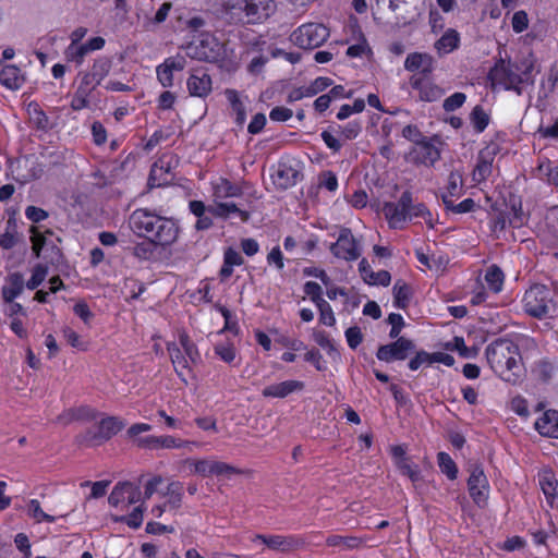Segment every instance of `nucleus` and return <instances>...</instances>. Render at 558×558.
I'll use <instances>...</instances> for the list:
<instances>
[{"instance_id": "1", "label": "nucleus", "mask_w": 558, "mask_h": 558, "mask_svg": "<svg viewBox=\"0 0 558 558\" xmlns=\"http://www.w3.org/2000/svg\"><path fill=\"white\" fill-rule=\"evenodd\" d=\"M131 230L160 246L172 245L179 236L177 222L147 208H137L129 217Z\"/></svg>"}, {"instance_id": "2", "label": "nucleus", "mask_w": 558, "mask_h": 558, "mask_svg": "<svg viewBox=\"0 0 558 558\" xmlns=\"http://www.w3.org/2000/svg\"><path fill=\"white\" fill-rule=\"evenodd\" d=\"M486 357L501 378L514 383L521 372V356L518 345L505 339L496 340L486 348Z\"/></svg>"}, {"instance_id": "3", "label": "nucleus", "mask_w": 558, "mask_h": 558, "mask_svg": "<svg viewBox=\"0 0 558 558\" xmlns=\"http://www.w3.org/2000/svg\"><path fill=\"white\" fill-rule=\"evenodd\" d=\"M211 197L213 205L209 206L208 213L211 215L227 219L231 215H239L242 221L248 220V213L241 210L232 202H223L226 198L239 197L242 195V189L240 185L232 183L226 178H218L213 180L211 183Z\"/></svg>"}, {"instance_id": "4", "label": "nucleus", "mask_w": 558, "mask_h": 558, "mask_svg": "<svg viewBox=\"0 0 558 558\" xmlns=\"http://www.w3.org/2000/svg\"><path fill=\"white\" fill-rule=\"evenodd\" d=\"M524 312L535 318L551 317L557 311L554 292L544 284H534L522 298Z\"/></svg>"}, {"instance_id": "5", "label": "nucleus", "mask_w": 558, "mask_h": 558, "mask_svg": "<svg viewBox=\"0 0 558 558\" xmlns=\"http://www.w3.org/2000/svg\"><path fill=\"white\" fill-rule=\"evenodd\" d=\"M185 56L208 62H219L227 58V47L214 35L206 33L185 47Z\"/></svg>"}, {"instance_id": "6", "label": "nucleus", "mask_w": 558, "mask_h": 558, "mask_svg": "<svg viewBox=\"0 0 558 558\" xmlns=\"http://www.w3.org/2000/svg\"><path fill=\"white\" fill-rule=\"evenodd\" d=\"M329 37V29L319 23H306L291 34V41L302 49H314L322 46Z\"/></svg>"}, {"instance_id": "7", "label": "nucleus", "mask_w": 558, "mask_h": 558, "mask_svg": "<svg viewBox=\"0 0 558 558\" xmlns=\"http://www.w3.org/2000/svg\"><path fill=\"white\" fill-rule=\"evenodd\" d=\"M412 201V194L405 191L401 194L397 202H386L383 205L381 211L391 229H403L405 223L409 221L410 202Z\"/></svg>"}, {"instance_id": "8", "label": "nucleus", "mask_w": 558, "mask_h": 558, "mask_svg": "<svg viewBox=\"0 0 558 558\" xmlns=\"http://www.w3.org/2000/svg\"><path fill=\"white\" fill-rule=\"evenodd\" d=\"M494 84L501 85L505 89H513L520 93V85L524 83L522 74H519L517 68L511 61L501 59L489 73Z\"/></svg>"}, {"instance_id": "9", "label": "nucleus", "mask_w": 558, "mask_h": 558, "mask_svg": "<svg viewBox=\"0 0 558 558\" xmlns=\"http://www.w3.org/2000/svg\"><path fill=\"white\" fill-rule=\"evenodd\" d=\"M142 492L140 487L130 482L118 483L109 495L110 506L126 511L131 505L141 501Z\"/></svg>"}, {"instance_id": "10", "label": "nucleus", "mask_w": 558, "mask_h": 558, "mask_svg": "<svg viewBox=\"0 0 558 558\" xmlns=\"http://www.w3.org/2000/svg\"><path fill=\"white\" fill-rule=\"evenodd\" d=\"M390 453L399 473L407 476L416 487L422 481V472L418 464L407 456V448L403 445L392 446L390 447Z\"/></svg>"}, {"instance_id": "11", "label": "nucleus", "mask_w": 558, "mask_h": 558, "mask_svg": "<svg viewBox=\"0 0 558 558\" xmlns=\"http://www.w3.org/2000/svg\"><path fill=\"white\" fill-rule=\"evenodd\" d=\"M331 253L344 260H355L361 255V245L348 228L340 230L336 243L330 246Z\"/></svg>"}, {"instance_id": "12", "label": "nucleus", "mask_w": 558, "mask_h": 558, "mask_svg": "<svg viewBox=\"0 0 558 558\" xmlns=\"http://www.w3.org/2000/svg\"><path fill=\"white\" fill-rule=\"evenodd\" d=\"M468 489L471 498L477 506L484 507L487 504L490 487L487 476L481 466L473 465L471 468Z\"/></svg>"}, {"instance_id": "13", "label": "nucleus", "mask_w": 558, "mask_h": 558, "mask_svg": "<svg viewBox=\"0 0 558 558\" xmlns=\"http://www.w3.org/2000/svg\"><path fill=\"white\" fill-rule=\"evenodd\" d=\"M499 151L500 147L496 142L488 143L480 150L475 168L472 172V180L475 183H482L488 179L493 172V165Z\"/></svg>"}, {"instance_id": "14", "label": "nucleus", "mask_w": 558, "mask_h": 558, "mask_svg": "<svg viewBox=\"0 0 558 558\" xmlns=\"http://www.w3.org/2000/svg\"><path fill=\"white\" fill-rule=\"evenodd\" d=\"M124 427V422L117 416H106L100 420L97 429H89L84 440L94 445L101 444L117 435Z\"/></svg>"}, {"instance_id": "15", "label": "nucleus", "mask_w": 558, "mask_h": 558, "mask_svg": "<svg viewBox=\"0 0 558 558\" xmlns=\"http://www.w3.org/2000/svg\"><path fill=\"white\" fill-rule=\"evenodd\" d=\"M253 542H260L267 548L280 551V553H289L302 545V541L293 535H265V534H256L253 538Z\"/></svg>"}, {"instance_id": "16", "label": "nucleus", "mask_w": 558, "mask_h": 558, "mask_svg": "<svg viewBox=\"0 0 558 558\" xmlns=\"http://www.w3.org/2000/svg\"><path fill=\"white\" fill-rule=\"evenodd\" d=\"M414 344L405 338H398L397 341L379 347L376 356L384 362L402 361L413 350Z\"/></svg>"}, {"instance_id": "17", "label": "nucleus", "mask_w": 558, "mask_h": 558, "mask_svg": "<svg viewBox=\"0 0 558 558\" xmlns=\"http://www.w3.org/2000/svg\"><path fill=\"white\" fill-rule=\"evenodd\" d=\"M243 11L248 23H259L268 19L276 9L274 0H242Z\"/></svg>"}, {"instance_id": "18", "label": "nucleus", "mask_w": 558, "mask_h": 558, "mask_svg": "<svg viewBox=\"0 0 558 558\" xmlns=\"http://www.w3.org/2000/svg\"><path fill=\"white\" fill-rule=\"evenodd\" d=\"M410 85L418 93V99L422 101H436L444 95V89L426 76L413 75Z\"/></svg>"}, {"instance_id": "19", "label": "nucleus", "mask_w": 558, "mask_h": 558, "mask_svg": "<svg viewBox=\"0 0 558 558\" xmlns=\"http://www.w3.org/2000/svg\"><path fill=\"white\" fill-rule=\"evenodd\" d=\"M439 157L440 153L437 147L427 141L417 142L409 153L411 161L425 166L434 165Z\"/></svg>"}, {"instance_id": "20", "label": "nucleus", "mask_w": 558, "mask_h": 558, "mask_svg": "<svg viewBox=\"0 0 558 558\" xmlns=\"http://www.w3.org/2000/svg\"><path fill=\"white\" fill-rule=\"evenodd\" d=\"M304 383L300 380H284L266 386L262 395L265 398H286L291 393L302 391Z\"/></svg>"}, {"instance_id": "21", "label": "nucleus", "mask_w": 558, "mask_h": 558, "mask_svg": "<svg viewBox=\"0 0 558 558\" xmlns=\"http://www.w3.org/2000/svg\"><path fill=\"white\" fill-rule=\"evenodd\" d=\"M24 287V277L21 272H12L7 276L3 286L1 287V298L5 303H11L19 295L22 294Z\"/></svg>"}, {"instance_id": "22", "label": "nucleus", "mask_w": 558, "mask_h": 558, "mask_svg": "<svg viewBox=\"0 0 558 558\" xmlns=\"http://www.w3.org/2000/svg\"><path fill=\"white\" fill-rule=\"evenodd\" d=\"M187 89L192 96L207 97L211 92V77L205 72H195L187 78Z\"/></svg>"}, {"instance_id": "23", "label": "nucleus", "mask_w": 558, "mask_h": 558, "mask_svg": "<svg viewBox=\"0 0 558 558\" xmlns=\"http://www.w3.org/2000/svg\"><path fill=\"white\" fill-rule=\"evenodd\" d=\"M404 69L410 72L429 74L434 70V60L427 53L413 52L405 58Z\"/></svg>"}, {"instance_id": "24", "label": "nucleus", "mask_w": 558, "mask_h": 558, "mask_svg": "<svg viewBox=\"0 0 558 558\" xmlns=\"http://www.w3.org/2000/svg\"><path fill=\"white\" fill-rule=\"evenodd\" d=\"M272 179L278 187L288 189L298 182L299 171L289 162H279Z\"/></svg>"}, {"instance_id": "25", "label": "nucleus", "mask_w": 558, "mask_h": 558, "mask_svg": "<svg viewBox=\"0 0 558 558\" xmlns=\"http://www.w3.org/2000/svg\"><path fill=\"white\" fill-rule=\"evenodd\" d=\"M367 538L356 535L332 534L326 538V544L330 547H338L340 550H354L362 548Z\"/></svg>"}, {"instance_id": "26", "label": "nucleus", "mask_w": 558, "mask_h": 558, "mask_svg": "<svg viewBox=\"0 0 558 558\" xmlns=\"http://www.w3.org/2000/svg\"><path fill=\"white\" fill-rule=\"evenodd\" d=\"M536 430L546 437L558 438V411L548 410L535 422Z\"/></svg>"}, {"instance_id": "27", "label": "nucleus", "mask_w": 558, "mask_h": 558, "mask_svg": "<svg viewBox=\"0 0 558 558\" xmlns=\"http://www.w3.org/2000/svg\"><path fill=\"white\" fill-rule=\"evenodd\" d=\"M359 269L362 278L368 284L388 286L391 281V276L386 270L373 271L365 259L359 264Z\"/></svg>"}, {"instance_id": "28", "label": "nucleus", "mask_w": 558, "mask_h": 558, "mask_svg": "<svg viewBox=\"0 0 558 558\" xmlns=\"http://www.w3.org/2000/svg\"><path fill=\"white\" fill-rule=\"evenodd\" d=\"M0 83L9 89L16 90L22 87L24 76L17 66L5 65L0 71Z\"/></svg>"}, {"instance_id": "29", "label": "nucleus", "mask_w": 558, "mask_h": 558, "mask_svg": "<svg viewBox=\"0 0 558 558\" xmlns=\"http://www.w3.org/2000/svg\"><path fill=\"white\" fill-rule=\"evenodd\" d=\"M225 95L234 114L235 123L242 126L246 121V108L244 102L235 89H226Z\"/></svg>"}, {"instance_id": "30", "label": "nucleus", "mask_w": 558, "mask_h": 558, "mask_svg": "<svg viewBox=\"0 0 558 558\" xmlns=\"http://www.w3.org/2000/svg\"><path fill=\"white\" fill-rule=\"evenodd\" d=\"M166 498L165 506L170 509H178L181 507L183 498V486L180 482H171L168 484L166 492L162 493Z\"/></svg>"}, {"instance_id": "31", "label": "nucleus", "mask_w": 558, "mask_h": 558, "mask_svg": "<svg viewBox=\"0 0 558 558\" xmlns=\"http://www.w3.org/2000/svg\"><path fill=\"white\" fill-rule=\"evenodd\" d=\"M170 165L165 158H160L155 162L150 170L149 184L151 186H160L168 183L169 179L163 175L169 174Z\"/></svg>"}, {"instance_id": "32", "label": "nucleus", "mask_w": 558, "mask_h": 558, "mask_svg": "<svg viewBox=\"0 0 558 558\" xmlns=\"http://www.w3.org/2000/svg\"><path fill=\"white\" fill-rule=\"evenodd\" d=\"M460 44L459 33L454 29H448L435 44L439 53L447 54L458 48Z\"/></svg>"}, {"instance_id": "33", "label": "nucleus", "mask_w": 558, "mask_h": 558, "mask_svg": "<svg viewBox=\"0 0 558 558\" xmlns=\"http://www.w3.org/2000/svg\"><path fill=\"white\" fill-rule=\"evenodd\" d=\"M484 280L489 291L499 293L504 287L505 275L498 266L492 265L487 268Z\"/></svg>"}, {"instance_id": "34", "label": "nucleus", "mask_w": 558, "mask_h": 558, "mask_svg": "<svg viewBox=\"0 0 558 558\" xmlns=\"http://www.w3.org/2000/svg\"><path fill=\"white\" fill-rule=\"evenodd\" d=\"M96 412L89 408H81L77 410L69 409L62 412L58 417L57 422L63 425L70 424L77 418L94 420Z\"/></svg>"}, {"instance_id": "35", "label": "nucleus", "mask_w": 558, "mask_h": 558, "mask_svg": "<svg viewBox=\"0 0 558 558\" xmlns=\"http://www.w3.org/2000/svg\"><path fill=\"white\" fill-rule=\"evenodd\" d=\"M167 350L177 374L183 377L184 371L189 369L187 359L182 355L181 350L174 342H169L167 344Z\"/></svg>"}, {"instance_id": "36", "label": "nucleus", "mask_w": 558, "mask_h": 558, "mask_svg": "<svg viewBox=\"0 0 558 558\" xmlns=\"http://www.w3.org/2000/svg\"><path fill=\"white\" fill-rule=\"evenodd\" d=\"M215 354L227 364H234L238 357V352L234 347V343L226 340L215 344L214 347Z\"/></svg>"}, {"instance_id": "37", "label": "nucleus", "mask_w": 558, "mask_h": 558, "mask_svg": "<svg viewBox=\"0 0 558 558\" xmlns=\"http://www.w3.org/2000/svg\"><path fill=\"white\" fill-rule=\"evenodd\" d=\"M539 486L549 504H553L556 497L557 480L551 471L539 473Z\"/></svg>"}, {"instance_id": "38", "label": "nucleus", "mask_w": 558, "mask_h": 558, "mask_svg": "<svg viewBox=\"0 0 558 558\" xmlns=\"http://www.w3.org/2000/svg\"><path fill=\"white\" fill-rule=\"evenodd\" d=\"M27 515L32 518L36 523L41 522H56L57 518L46 513L37 499H31L26 506Z\"/></svg>"}, {"instance_id": "39", "label": "nucleus", "mask_w": 558, "mask_h": 558, "mask_svg": "<svg viewBox=\"0 0 558 558\" xmlns=\"http://www.w3.org/2000/svg\"><path fill=\"white\" fill-rule=\"evenodd\" d=\"M90 53L85 43L70 44L64 50V57L68 61L81 65L85 57Z\"/></svg>"}, {"instance_id": "40", "label": "nucleus", "mask_w": 558, "mask_h": 558, "mask_svg": "<svg viewBox=\"0 0 558 558\" xmlns=\"http://www.w3.org/2000/svg\"><path fill=\"white\" fill-rule=\"evenodd\" d=\"M213 458L184 460V463L191 468V472L201 476H211Z\"/></svg>"}, {"instance_id": "41", "label": "nucleus", "mask_w": 558, "mask_h": 558, "mask_svg": "<svg viewBox=\"0 0 558 558\" xmlns=\"http://www.w3.org/2000/svg\"><path fill=\"white\" fill-rule=\"evenodd\" d=\"M163 449H186L192 451V447H201V444L194 440L183 439L173 435H162Z\"/></svg>"}, {"instance_id": "42", "label": "nucleus", "mask_w": 558, "mask_h": 558, "mask_svg": "<svg viewBox=\"0 0 558 558\" xmlns=\"http://www.w3.org/2000/svg\"><path fill=\"white\" fill-rule=\"evenodd\" d=\"M462 187V172L458 170L451 171L448 175L446 193L444 195H448V199H452L461 194Z\"/></svg>"}, {"instance_id": "43", "label": "nucleus", "mask_w": 558, "mask_h": 558, "mask_svg": "<svg viewBox=\"0 0 558 558\" xmlns=\"http://www.w3.org/2000/svg\"><path fill=\"white\" fill-rule=\"evenodd\" d=\"M178 339L180 345L183 348L185 352L186 359L190 360L192 363H197L201 359L199 352L196 345L191 341L189 335L183 330H179Z\"/></svg>"}, {"instance_id": "44", "label": "nucleus", "mask_w": 558, "mask_h": 558, "mask_svg": "<svg viewBox=\"0 0 558 558\" xmlns=\"http://www.w3.org/2000/svg\"><path fill=\"white\" fill-rule=\"evenodd\" d=\"M411 295L410 287L399 280L393 286V298H395V305L399 308H405L409 304Z\"/></svg>"}, {"instance_id": "45", "label": "nucleus", "mask_w": 558, "mask_h": 558, "mask_svg": "<svg viewBox=\"0 0 558 558\" xmlns=\"http://www.w3.org/2000/svg\"><path fill=\"white\" fill-rule=\"evenodd\" d=\"M512 63L517 68L519 74H522L524 82L529 81L535 69V58L533 54L526 53L522 56L520 60Z\"/></svg>"}, {"instance_id": "46", "label": "nucleus", "mask_w": 558, "mask_h": 558, "mask_svg": "<svg viewBox=\"0 0 558 558\" xmlns=\"http://www.w3.org/2000/svg\"><path fill=\"white\" fill-rule=\"evenodd\" d=\"M143 504L136 506L129 515L112 517L116 522H124L132 529H137L143 522Z\"/></svg>"}, {"instance_id": "47", "label": "nucleus", "mask_w": 558, "mask_h": 558, "mask_svg": "<svg viewBox=\"0 0 558 558\" xmlns=\"http://www.w3.org/2000/svg\"><path fill=\"white\" fill-rule=\"evenodd\" d=\"M474 130L477 133L483 132L489 122V117L481 106H475L470 116Z\"/></svg>"}, {"instance_id": "48", "label": "nucleus", "mask_w": 558, "mask_h": 558, "mask_svg": "<svg viewBox=\"0 0 558 558\" xmlns=\"http://www.w3.org/2000/svg\"><path fill=\"white\" fill-rule=\"evenodd\" d=\"M437 458L441 472L445 473L449 480H456L458 469L451 457L446 452H439Z\"/></svg>"}, {"instance_id": "49", "label": "nucleus", "mask_w": 558, "mask_h": 558, "mask_svg": "<svg viewBox=\"0 0 558 558\" xmlns=\"http://www.w3.org/2000/svg\"><path fill=\"white\" fill-rule=\"evenodd\" d=\"M93 90L77 86L71 100V108L75 111L87 108L89 105V96Z\"/></svg>"}, {"instance_id": "50", "label": "nucleus", "mask_w": 558, "mask_h": 558, "mask_svg": "<svg viewBox=\"0 0 558 558\" xmlns=\"http://www.w3.org/2000/svg\"><path fill=\"white\" fill-rule=\"evenodd\" d=\"M48 275V267L43 264L36 265L32 269V276L28 279V281L25 283L26 288L29 290H35L37 287H39L46 279Z\"/></svg>"}, {"instance_id": "51", "label": "nucleus", "mask_w": 558, "mask_h": 558, "mask_svg": "<svg viewBox=\"0 0 558 558\" xmlns=\"http://www.w3.org/2000/svg\"><path fill=\"white\" fill-rule=\"evenodd\" d=\"M110 69L111 61L107 58H99L95 60L90 73L99 83H101V81L109 74Z\"/></svg>"}, {"instance_id": "52", "label": "nucleus", "mask_w": 558, "mask_h": 558, "mask_svg": "<svg viewBox=\"0 0 558 558\" xmlns=\"http://www.w3.org/2000/svg\"><path fill=\"white\" fill-rule=\"evenodd\" d=\"M239 471L231 464L214 459L211 468V476L230 478L238 474Z\"/></svg>"}, {"instance_id": "53", "label": "nucleus", "mask_w": 558, "mask_h": 558, "mask_svg": "<svg viewBox=\"0 0 558 558\" xmlns=\"http://www.w3.org/2000/svg\"><path fill=\"white\" fill-rule=\"evenodd\" d=\"M442 201L447 209L458 214L470 213L475 206V203L472 198H465L459 204L454 205L452 199H448V195H442Z\"/></svg>"}, {"instance_id": "54", "label": "nucleus", "mask_w": 558, "mask_h": 558, "mask_svg": "<svg viewBox=\"0 0 558 558\" xmlns=\"http://www.w3.org/2000/svg\"><path fill=\"white\" fill-rule=\"evenodd\" d=\"M530 24L529 15L524 10L515 11L511 17V27L515 34H521L527 29Z\"/></svg>"}, {"instance_id": "55", "label": "nucleus", "mask_w": 558, "mask_h": 558, "mask_svg": "<svg viewBox=\"0 0 558 558\" xmlns=\"http://www.w3.org/2000/svg\"><path fill=\"white\" fill-rule=\"evenodd\" d=\"M408 211L409 220L420 217L423 218L428 223L432 222V214L423 203L413 204V201H411Z\"/></svg>"}, {"instance_id": "56", "label": "nucleus", "mask_w": 558, "mask_h": 558, "mask_svg": "<svg viewBox=\"0 0 558 558\" xmlns=\"http://www.w3.org/2000/svg\"><path fill=\"white\" fill-rule=\"evenodd\" d=\"M155 245L151 241L140 242L133 247V254L140 259H149L155 254Z\"/></svg>"}, {"instance_id": "57", "label": "nucleus", "mask_w": 558, "mask_h": 558, "mask_svg": "<svg viewBox=\"0 0 558 558\" xmlns=\"http://www.w3.org/2000/svg\"><path fill=\"white\" fill-rule=\"evenodd\" d=\"M319 311V320L326 326H333L336 324V317L330 304L327 301L316 304Z\"/></svg>"}, {"instance_id": "58", "label": "nucleus", "mask_w": 558, "mask_h": 558, "mask_svg": "<svg viewBox=\"0 0 558 558\" xmlns=\"http://www.w3.org/2000/svg\"><path fill=\"white\" fill-rule=\"evenodd\" d=\"M156 75L158 82L163 87H171L173 85V71H171L166 63H161L156 68Z\"/></svg>"}, {"instance_id": "59", "label": "nucleus", "mask_w": 558, "mask_h": 558, "mask_svg": "<svg viewBox=\"0 0 558 558\" xmlns=\"http://www.w3.org/2000/svg\"><path fill=\"white\" fill-rule=\"evenodd\" d=\"M62 332H63V337L65 338V340L73 348H76V349H78L81 351H86L87 350V343L85 341H83L81 339V337L78 336V333L76 331H74L72 328L64 327Z\"/></svg>"}, {"instance_id": "60", "label": "nucleus", "mask_w": 558, "mask_h": 558, "mask_svg": "<svg viewBox=\"0 0 558 558\" xmlns=\"http://www.w3.org/2000/svg\"><path fill=\"white\" fill-rule=\"evenodd\" d=\"M446 349L456 350L463 357H471L475 354V352H472V350L465 345V342L461 337H454L450 342H447Z\"/></svg>"}, {"instance_id": "61", "label": "nucleus", "mask_w": 558, "mask_h": 558, "mask_svg": "<svg viewBox=\"0 0 558 558\" xmlns=\"http://www.w3.org/2000/svg\"><path fill=\"white\" fill-rule=\"evenodd\" d=\"M466 96L463 93H454L448 98L445 99L442 107L445 111L450 112L454 111L458 108L462 107V105L465 102Z\"/></svg>"}, {"instance_id": "62", "label": "nucleus", "mask_w": 558, "mask_h": 558, "mask_svg": "<svg viewBox=\"0 0 558 558\" xmlns=\"http://www.w3.org/2000/svg\"><path fill=\"white\" fill-rule=\"evenodd\" d=\"M138 447L150 450L163 449L162 435L160 436H146L136 440Z\"/></svg>"}, {"instance_id": "63", "label": "nucleus", "mask_w": 558, "mask_h": 558, "mask_svg": "<svg viewBox=\"0 0 558 558\" xmlns=\"http://www.w3.org/2000/svg\"><path fill=\"white\" fill-rule=\"evenodd\" d=\"M304 292L315 305L325 301L322 298V287L314 281H307L304 284Z\"/></svg>"}, {"instance_id": "64", "label": "nucleus", "mask_w": 558, "mask_h": 558, "mask_svg": "<svg viewBox=\"0 0 558 558\" xmlns=\"http://www.w3.org/2000/svg\"><path fill=\"white\" fill-rule=\"evenodd\" d=\"M31 241H32V250L36 257L40 256V252L46 243L45 235L38 231L36 227L31 228Z\"/></svg>"}]
</instances>
